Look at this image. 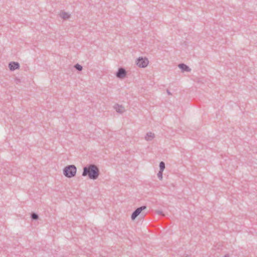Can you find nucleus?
Returning <instances> with one entry per match:
<instances>
[{
	"label": "nucleus",
	"instance_id": "nucleus-1",
	"mask_svg": "<svg viewBox=\"0 0 257 257\" xmlns=\"http://www.w3.org/2000/svg\"><path fill=\"white\" fill-rule=\"evenodd\" d=\"M100 174L99 169L94 164H89L84 167L83 169L82 176H88L92 180H96L98 178Z\"/></svg>",
	"mask_w": 257,
	"mask_h": 257
},
{
	"label": "nucleus",
	"instance_id": "nucleus-2",
	"mask_svg": "<svg viewBox=\"0 0 257 257\" xmlns=\"http://www.w3.org/2000/svg\"><path fill=\"white\" fill-rule=\"evenodd\" d=\"M63 172L65 177L71 178L76 175L77 168L74 165H69L64 168Z\"/></svg>",
	"mask_w": 257,
	"mask_h": 257
},
{
	"label": "nucleus",
	"instance_id": "nucleus-3",
	"mask_svg": "<svg viewBox=\"0 0 257 257\" xmlns=\"http://www.w3.org/2000/svg\"><path fill=\"white\" fill-rule=\"evenodd\" d=\"M149 64V60L147 58L139 57L136 61V64L141 68L146 67Z\"/></svg>",
	"mask_w": 257,
	"mask_h": 257
},
{
	"label": "nucleus",
	"instance_id": "nucleus-4",
	"mask_svg": "<svg viewBox=\"0 0 257 257\" xmlns=\"http://www.w3.org/2000/svg\"><path fill=\"white\" fill-rule=\"evenodd\" d=\"M146 209V206H142L137 208L132 214L131 219L134 220L141 213V212Z\"/></svg>",
	"mask_w": 257,
	"mask_h": 257
},
{
	"label": "nucleus",
	"instance_id": "nucleus-5",
	"mask_svg": "<svg viewBox=\"0 0 257 257\" xmlns=\"http://www.w3.org/2000/svg\"><path fill=\"white\" fill-rule=\"evenodd\" d=\"M116 77L119 79L124 78L126 75V71L123 67H119L115 73Z\"/></svg>",
	"mask_w": 257,
	"mask_h": 257
},
{
	"label": "nucleus",
	"instance_id": "nucleus-6",
	"mask_svg": "<svg viewBox=\"0 0 257 257\" xmlns=\"http://www.w3.org/2000/svg\"><path fill=\"white\" fill-rule=\"evenodd\" d=\"M9 67L10 70L14 71L20 67V64L17 62H11L9 64Z\"/></svg>",
	"mask_w": 257,
	"mask_h": 257
},
{
	"label": "nucleus",
	"instance_id": "nucleus-7",
	"mask_svg": "<svg viewBox=\"0 0 257 257\" xmlns=\"http://www.w3.org/2000/svg\"><path fill=\"white\" fill-rule=\"evenodd\" d=\"M113 107L118 113H122L125 111L124 107L121 105L116 104L114 105Z\"/></svg>",
	"mask_w": 257,
	"mask_h": 257
},
{
	"label": "nucleus",
	"instance_id": "nucleus-8",
	"mask_svg": "<svg viewBox=\"0 0 257 257\" xmlns=\"http://www.w3.org/2000/svg\"><path fill=\"white\" fill-rule=\"evenodd\" d=\"M178 67L181 69L182 72H190L191 71L189 67L184 63L179 64Z\"/></svg>",
	"mask_w": 257,
	"mask_h": 257
},
{
	"label": "nucleus",
	"instance_id": "nucleus-9",
	"mask_svg": "<svg viewBox=\"0 0 257 257\" xmlns=\"http://www.w3.org/2000/svg\"><path fill=\"white\" fill-rule=\"evenodd\" d=\"M155 137V134L152 132L147 133L145 137L146 140L148 141H152Z\"/></svg>",
	"mask_w": 257,
	"mask_h": 257
},
{
	"label": "nucleus",
	"instance_id": "nucleus-10",
	"mask_svg": "<svg viewBox=\"0 0 257 257\" xmlns=\"http://www.w3.org/2000/svg\"><path fill=\"white\" fill-rule=\"evenodd\" d=\"M60 16L63 19H67L69 18L70 17V14L65 12H61L60 14Z\"/></svg>",
	"mask_w": 257,
	"mask_h": 257
},
{
	"label": "nucleus",
	"instance_id": "nucleus-11",
	"mask_svg": "<svg viewBox=\"0 0 257 257\" xmlns=\"http://www.w3.org/2000/svg\"><path fill=\"white\" fill-rule=\"evenodd\" d=\"M31 218L32 220H36L38 219L39 215L35 212H32L31 214Z\"/></svg>",
	"mask_w": 257,
	"mask_h": 257
},
{
	"label": "nucleus",
	"instance_id": "nucleus-12",
	"mask_svg": "<svg viewBox=\"0 0 257 257\" xmlns=\"http://www.w3.org/2000/svg\"><path fill=\"white\" fill-rule=\"evenodd\" d=\"M160 170L161 172H163L165 168V164L164 162L162 161L159 164Z\"/></svg>",
	"mask_w": 257,
	"mask_h": 257
},
{
	"label": "nucleus",
	"instance_id": "nucleus-13",
	"mask_svg": "<svg viewBox=\"0 0 257 257\" xmlns=\"http://www.w3.org/2000/svg\"><path fill=\"white\" fill-rule=\"evenodd\" d=\"M74 67L78 71H81L83 69L82 66L78 63L75 64Z\"/></svg>",
	"mask_w": 257,
	"mask_h": 257
},
{
	"label": "nucleus",
	"instance_id": "nucleus-14",
	"mask_svg": "<svg viewBox=\"0 0 257 257\" xmlns=\"http://www.w3.org/2000/svg\"><path fill=\"white\" fill-rule=\"evenodd\" d=\"M163 172H161V171H159L157 174L158 178L161 180L163 179Z\"/></svg>",
	"mask_w": 257,
	"mask_h": 257
},
{
	"label": "nucleus",
	"instance_id": "nucleus-15",
	"mask_svg": "<svg viewBox=\"0 0 257 257\" xmlns=\"http://www.w3.org/2000/svg\"><path fill=\"white\" fill-rule=\"evenodd\" d=\"M157 213H158V214H161V215H164V214H163V212H162V211H157Z\"/></svg>",
	"mask_w": 257,
	"mask_h": 257
},
{
	"label": "nucleus",
	"instance_id": "nucleus-16",
	"mask_svg": "<svg viewBox=\"0 0 257 257\" xmlns=\"http://www.w3.org/2000/svg\"><path fill=\"white\" fill-rule=\"evenodd\" d=\"M167 92L169 95H172V93L169 91V90H167Z\"/></svg>",
	"mask_w": 257,
	"mask_h": 257
},
{
	"label": "nucleus",
	"instance_id": "nucleus-17",
	"mask_svg": "<svg viewBox=\"0 0 257 257\" xmlns=\"http://www.w3.org/2000/svg\"><path fill=\"white\" fill-rule=\"evenodd\" d=\"M224 257H229V255L228 254H225Z\"/></svg>",
	"mask_w": 257,
	"mask_h": 257
},
{
	"label": "nucleus",
	"instance_id": "nucleus-18",
	"mask_svg": "<svg viewBox=\"0 0 257 257\" xmlns=\"http://www.w3.org/2000/svg\"><path fill=\"white\" fill-rule=\"evenodd\" d=\"M185 257H189V256H185Z\"/></svg>",
	"mask_w": 257,
	"mask_h": 257
}]
</instances>
